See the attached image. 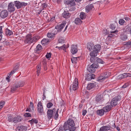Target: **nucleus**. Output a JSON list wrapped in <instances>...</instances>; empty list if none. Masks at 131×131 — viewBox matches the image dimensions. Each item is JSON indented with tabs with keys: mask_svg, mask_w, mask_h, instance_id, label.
<instances>
[{
	"mask_svg": "<svg viewBox=\"0 0 131 131\" xmlns=\"http://www.w3.org/2000/svg\"><path fill=\"white\" fill-rule=\"evenodd\" d=\"M85 10L86 12L88 13L90 11V5L89 4L85 8Z\"/></svg>",
	"mask_w": 131,
	"mask_h": 131,
	"instance_id": "c03bdc74",
	"label": "nucleus"
},
{
	"mask_svg": "<svg viewBox=\"0 0 131 131\" xmlns=\"http://www.w3.org/2000/svg\"><path fill=\"white\" fill-rule=\"evenodd\" d=\"M104 111L103 109L98 110L96 112L97 114L100 116H102L103 115L104 113Z\"/></svg>",
	"mask_w": 131,
	"mask_h": 131,
	"instance_id": "c85d7f7f",
	"label": "nucleus"
},
{
	"mask_svg": "<svg viewBox=\"0 0 131 131\" xmlns=\"http://www.w3.org/2000/svg\"><path fill=\"white\" fill-rule=\"evenodd\" d=\"M41 65L40 64H39L37 66V76H38L39 75V73H40V71L41 70Z\"/></svg>",
	"mask_w": 131,
	"mask_h": 131,
	"instance_id": "c9c22d12",
	"label": "nucleus"
},
{
	"mask_svg": "<svg viewBox=\"0 0 131 131\" xmlns=\"http://www.w3.org/2000/svg\"><path fill=\"white\" fill-rule=\"evenodd\" d=\"M8 120L9 122H13V118L11 116H8Z\"/></svg>",
	"mask_w": 131,
	"mask_h": 131,
	"instance_id": "37998d69",
	"label": "nucleus"
},
{
	"mask_svg": "<svg viewBox=\"0 0 131 131\" xmlns=\"http://www.w3.org/2000/svg\"><path fill=\"white\" fill-rule=\"evenodd\" d=\"M112 107L111 105H108L104 107L103 109L105 112H107L110 111Z\"/></svg>",
	"mask_w": 131,
	"mask_h": 131,
	"instance_id": "4be33fe9",
	"label": "nucleus"
},
{
	"mask_svg": "<svg viewBox=\"0 0 131 131\" xmlns=\"http://www.w3.org/2000/svg\"><path fill=\"white\" fill-rule=\"evenodd\" d=\"M105 126H103L100 128L99 131H106Z\"/></svg>",
	"mask_w": 131,
	"mask_h": 131,
	"instance_id": "5fc2aeb1",
	"label": "nucleus"
},
{
	"mask_svg": "<svg viewBox=\"0 0 131 131\" xmlns=\"http://www.w3.org/2000/svg\"><path fill=\"white\" fill-rule=\"evenodd\" d=\"M80 57H74L72 56L71 58V61L72 63L74 64H76L77 63V60H80Z\"/></svg>",
	"mask_w": 131,
	"mask_h": 131,
	"instance_id": "412c9836",
	"label": "nucleus"
},
{
	"mask_svg": "<svg viewBox=\"0 0 131 131\" xmlns=\"http://www.w3.org/2000/svg\"><path fill=\"white\" fill-rule=\"evenodd\" d=\"M125 23V20L122 19H119V24L121 25H123Z\"/></svg>",
	"mask_w": 131,
	"mask_h": 131,
	"instance_id": "a19ab883",
	"label": "nucleus"
},
{
	"mask_svg": "<svg viewBox=\"0 0 131 131\" xmlns=\"http://www.w3.org/2000/svg\"><path fill=\"white\" fill-rule=\"evenodd\" d=\"M28 122L30 123L32 125H33L34 124H37L38 122V121L37 119L33 118L31 120L29 121Z\"/></svg>",
	"mask_w": 131,
	"mask_h": 131,
	"instance_id": "cd10ccee",
	"label": "nucleus"
},
{
	"mask_svg": "<svg viewBox=\"0 0 131 131\" xmlns=\"http://www.w3.org/2000/svg\"><path fill=\"white\" fill-rule=\"evenodd\" d=\"M110 28L114 30L116 28V26L113 24H112L110 25Z\"/></svg>",
	"mask_w": 131,
	"mask_h": 131,
	"instance_id": "603ef678",
	"label": "nucleus"
},
{
	"mask_svg": "<svg viewBox=\"0 0 131 131\" xmlns=\"http://www.w3.org/2000/svg\"><path fill=\"white\" fill-rule=\"evenodd\" d=\"M87 47L89 52L90 51V43L89 42L87 43Z\"/></svg>",
	"mask_w": 131,
	"mask_h": 131,
	"instance_id": "69168bd1",
	"label": "nucleus"
},
{
	"mask_svg": "<svg viewBox=\"0 0 131 131\" xmlns=\"http://www.w3.org/2000/svg\"><path fill=\"white\" fill-rule=\"evenodd\" d=\"M43 14V15L44 16L46 17L48 16V14L46 12L43 11L42 12Z\"/></svg>",
	"mask_w": 131,
	"mask_h": 131,
	"instance_id": "0e129e2a",
	"label": "nucleus"
},
{
	"mask_svg": "<svg viewBox=\"0 0 131 131\" xmlns=\"http://www.w3.org/2000/svg\"><path fill=\"white\" fill-rule=\"evenodd\" d=\"M125 44H124V45H130L131 46V41H129L128 42H125Z\"/></svg>",
	"mask_w": 131,
	"mask_h": 131,
	"instance_id": "bf43d9fd",
	"label": "nucleus"
},
{
	"mask_svg": "<svg viewBox=\"0 0 131 131\" xmlns=\"http://www.w3.org/2000/svg\"><path fill=\"white\" fill-rule=\"evenodd\" d=\"M59 110V109L58 108L57 110L56 111L55 113L54 114V119L56 120L57 119L59 115L58 114V112Z\"/></svg>",
	"mask_w": 131,
	"mask_h": 131,
	"instance_id": "58836bf2",
	"label": "nucleus"
},
{
	"mask_svg": "<svg viewBox=\"0 0 131 131\" xmlns=\"http://www.w3.org/2000/svg\"><path fill=\"white\" fill-rule=\"evenodd\" d=\"M80 17L82 20L85 19L86 17V15L84 12H81L80 13Z\"/></svg>",
	"mask_w": 131,
	"mask_h": 131,
	"instance_id": "a878e982",
	"label": "nucleus"
},
{
	"mask_svg": "<svg viewBox=\"0 0 131 131\" xmlns=\"http://www.w3.org/2000/svg\"><path fill=\"white\" fill-rule=\"evenodd\" d=\"M8 15V13L7 10H2L1 13V17L3 18H5L7 17Z\"/></svg>",
	"mask_w": 131,
	"mask_h": 131,
	"instance_id": "4468645a",
	"label": "nucleus"
},
{
	"mask_svg": "<svg viewBox=\"0 0 131 131\" xmlns=\"http://www.w3.org/2000/svg\"><path fill=\"white\" fill-rule=\"evenodd\" d=\"M57 34V33H52V32H48L47 35V36L48 38H52L54 37L55 35Z\"/></svg>",
	"mask_w": 131,
	"mask_h": 131,
	"instance_id": "72a5a7b5",
	"label": "nucleus"
},
{
	"mask_svg": "<svg viewBox=\"0 0 131 131\" xmlns=\"http://www.w3.org/2000/svg\"><path fill=\"white\" fill-rule=\"evenodd\" d=\"M105 126L106 131L110 130L111 128L110 126V125H108L107 126Z\"/></svg>",
	"mask_w": 131,
	"mask_h": 131,
	"instance_id": "e2e57ef3",
	"label": "nucleus"
},
{
	"mask_svg": "<svg viewBox=\"0 0 131 131\" xmlns=\"http://www.w3.org/2000/svg\"><path fill=\"white\" fill-rule=\"evenodd\" d=\"M53 105V104L52 103L49 102L47 104L46 106L48 108H50Z\"/></svg>",
	"mask_w": 131,
	"mask_h": 131,
	"instance_id": "79ce46f5",
	"label": "nucleus"
},
{
	"mask_svg": "<svg viewBox=\"0 0 131 131\" xmlns=\"http://www.w3.org/2000/svg\"><path fill=\"white\" fill-rule=\"evenodd\" d=\"M37 108V111L39 113L41 114L44 113L43 106L40 101L38 102V104Z\"/></svg>",
	"mask_w": 131,
	"mask_h": 131,
	"instance_id": "6e6552de",
	"label": "nucleus"
},
{
	"mask_svg": "<svg viewBox=\"0 0 131 131\" xmlns=\"http://www.w3.org/2000/svg\"><path fill=\"white\" fill-rule=\"evenodd\" d=\"M66 21L63 22L61 24H58L55 27V29L57 30V32H60L64 27L66 24Z\"/></svg>",
	"mask_w": 131,
	"mask_h": 131,
	"instance_id": "0eeeda50",
	"label": "nucleus"
},
{
	"mask_svg": "<svg viewBox=\"0 0 131 131\" xmlns=\"http://www.w3.org/2000/svg\"><path fill=\"white\" fill-rule=\"evenodd\" d=\"M66 45L65 44L63 45L62 46L60 47H58V46H56V48H58L59 50L60 49H63L64 51L65 50H66Z\"/></svg>",
	"mask_w": 131,
	"mask_h": 131,
	"instance_id": "f704fd0d",
	"label": "nucleus"
},
{
	"mask_svg": "<svg viewBox=\"0 0 131 131\" xmlns=\"http://www.w3.org/2000/svg\"><path fill=\"white\" fill-rule=\"evenodd\" d=\"M65 40L62 38H60L58 40L59 43H63L64 42Z\"/></svg>",
	"mask_w": 131,
	"mask_h": 131,
	"instance_id": "49530a36",
	"label": "nucleus"
},
{
	"mask_svg": "<svg viewBox=\"0 0 131 131\" xmlns=\"http://www.w3.org/2000/svg\"><path fill=\"white\" fill-rule=\"evenodd\" d=\"M42 49V46L39 44L38 45L36 48L35 49V51L36 52H38Z\"/></svg>",
	"mask_w": 131,
	"mask_h": 131,
	"instance_id": "c756f323",
	"label": "nucleus"
},
{
	"mask_svg": "<svg viewBox=\"0 0 131 131\" xmlns=\"http://www.w3.org/2000/svg\"><path fill=\"white\" fill-rule=\"evenodd\" d=\"M75 124L73 120L69 118L67 121L65 122L63 126V129L64 131L69 130L70 131H75L77 127L75 126Z\"/></svg>",
	"mask_w": 131,
	"mask_h": 131,
	"instance_id": "f257e3e1",
	"label": "nucleus"
},
{
	"mask_svg": "<svg viewBox=\"0 0 131 131\" xmlns=\"http://www.w3.org/2000/svg\"><path fill=\"white\" fill-rule=\"evenodd\" d=\"M122 30H123V32H126L131 35V26L129 25L126 26L125 28Z\"/></svg>",
	"mask_w": 131,
	"mask_h": 131,
	"instance_id": "9b49d317",
	"label": "nucleus"
},
{
	"mask_svg": "<svg viewBox=\"0 0 131 131\" xmlns=\"http://www.w3.org/2000/svg\"><path fill=\"white\" fill-rule=\"evenodd\" d=\"M14 5L16 7L17 9H20L24 8L28 4L23 2H20L19 1H14Z\"/></svg>",
	"mask_w": 131,
	"mask_h": 131,
	"instance_id": "7ed1b4c3",
	"label": "nucleus"
},
{
	"mask_svg": "<svg viewBox=\"0 0 131 131\" xmlns=\"http://www.w3.org/2000/svg\"><path fill=\"white\" fill-rule=\"evenodd\" d=\"M103 98L102 95H98L96 97V101L97 102L101 101L103 100Z\"/></svg>",
	"mask_w": 131,
	"mask_h": 131,
	"instance_id": "393cba45",
	"label": "nucleus"
},
{
	"mask_svg": "<svg viewBox=\"0 0 131 131\" xmlns=\"http://www.w3.org/2000/svg\"><path fill=\"white\" fill-rule=\"evenodd\" d=\"M109 74V73L108 72L105 73L103 75L102 74V75L98 77L97 81H103L105 79L108 78Z\"/></svg>",
	"mask_w": 131,
	"mask_h": 131,
	"instance_id": "1a4fd4ad",
	"label": "nucleus"
},
{
	"mask_svg": "<svg viewBox=\"0 0 131 131\" xmlns=\"http://www.w3.org/2000/svg\"><path fill=\"white\" fill-rule=\"evenodd\" d=\"M41 6L42 8V9H43L45 8H46L47 7L48 5L46 3H45L42 4Z\"/></svg>",
	"mask_w": 131,
	"mask_h": 131,
	"instance_id": "de8ad7c7",
	"label": "nucleus"
},
{
	"mask_svg": "<svg viewBox=\"0 0 131 131\" xmlns=\"http://www.w3.org/2000/svg\"><path fill=\"white\" fill-rule=\"evenodd\" d=\"M52 53L51 52H47L46 55V57L47 58H50L51 57Z\"/></svg>",
	"mask_w": 131,
	"mask_h": 131,
	"instance_id": "09e8293b",
	"label": "nucleus"
},
{
	"mask_svg": "<svg viewBox=\"0 0 131 131\" xmlns=\"http://www.w3.org/2000/svg\"><path fill=\"white\" fill-rule=\"evenodd\" d=\"M121 39L123 40H126L127 38V35L124 34H122L120 36Z\"/></svg>",
	"mask_w": 131,
	"mask_h": 131,
	"instance_id": "7c9ffc66",
	"label": "nucleus"
},
{
	"mask_svg": "<svg viewBox=\"0 0 131 131\" xmlns=\"http://www.w3.org/2000/svg\"><path fill=\"white\" fill-rule=\"evenodd\" d=\"M17 129L18 131H26L27 130V128L25 126L21 125L18 126L17 127Z\"/></svg>",
	"mask_w": 131,
	"mask_h": 131,
	"instance_id": "5701e85b",
	"label": "nucleus"
},
{
	"mask_svg": "<svg viewBox=\"0 0 131 131\" xmlns=\"http://www.w3.org/2000/svg\"><path fill=\"white\" fill-rule=\"evenodd\" d=\"M99 66L98 64L97 63H93L91 65V68H97Z\"/></svg>",
	"mask_w": 131,
	"mask_h": 131,
	"instance_id": "4c0bfd02",
	"label": "nucleus"
},
{
	"mask_svg": "<svg viewBox=\"0 0 131 131\" xmlns=\"http://www.w3.org/2000/svg\"><path fill=\"white\" fill-rule=\"evenodd\" d=\"M64 102L63 100H61V101L58 102L59 105L60 106H62L64 104Z\"/></svg>",
	"mask_w": 131,
	"mask_h": 131,
	"instance_id": "13d9d810",
	"label": "nucleus"
},
{
	"mask_svg": "<svg viewBox=\"0 0 131 131\" xmlns=\"http://www.w3.org/2000/svg\"><path fill=\"white\" fill-rule=\"evenodd\" d=\"M14 4L10 3L9 4L8 6V11L10 13L14 12L15 10L14 7Z\"/></svg>",
	"mask_w": 131,
	"mask_h": 131,
	"instance_id": "f8f14e48",
	"label": "nucleus"
},
{
	"mask_svg": "<svg viewBox=\"0 0 131 131\" xmlns=\"http://www.w3.org/2000/svg\"><path fill=\"white\" fill-rule=\"evenodd\" d=\"M24 116L26 117H30L31 116V115L29 113H26L24 114Z\"/></svg>",
	"mask_w": 131,
	"mask_h": 131,
	"instance_id": "864d4df0",
	"label": "nucleus"
},
{
	"mask_svg": "<svg viewBox=\"0 0 131 131\" xmlns=\"http://www.w3.org/2000/svg\"><path fill=\"white\" fill-rule=\"evenodd\" d=\"M21 117L19 116H17L13 118V122L14 123H17L21 121Z\"/></svg>",
	"mask_w": 131,
	"mask_h": 131,
	"instance_id": "aec40b11",
	"label": "nucleus"
},
{
	"mask_svg": "<svg viewBox=\"0 0 131 131\" xmlns=\"http://www.w3.org/2000/svg\"><path fill=\"white\" fill-rule=\"evenodd\" d=\"M5 102L3 101L2 102H0V109H1L3 108L4 106V105L5 104Z\"/></svg>",
	"mask_w": 131,
	"mask_h": 131,
	"instance_id": "6e6d98bb",
	"label": "nucleus"
},
{
	"mask_svg": "<svg viewBox=\"0 0 131 131\" xmlns=\"http://www.w3.org/2000/svg\"><path fill=\"white\" fill-rule=\"evenodd\" d=\"M78 80L77 78H75L73 84V86L70 85V89L71 90L72 88L73 90L74 91L77 90L78 88Z\"/></svg>",
	"mask_w": 131,
	"mask_h": 131,
	"instance_id": "423d86ee",
	"label": "nucleus"
},
{
	"mask_svg": "<svg viewBox=\"0 0 131 131\" xmlns=\"http://www.w3.org/2000/svg\"><path fill=\"white\" fill-rule=\"evenodd\" d=\"M95 75L93 74H91V79H94L95 78Z\"/></svg>",
	"mask_w": 131,
	"mask_h": 131,
	"instance_id": "680f3d73",
	"label": "nucleus"
},
{
	"mask_svg": "<svg viewBox=\"0 0 131 131\" xmlns=\"http://www.w3.org/2000/svg\"><path fill=\"white\" fill-rule=\"evenodd\" d=\"M78 51L77 46L76 45H73L71 46V51L73 54L76 53Z\"/></svg>",
	"mask_w": 131,
	"mask_h": 131,
	"instance_id": "2eb2a0df",
	"label": "nucleus"
},
{
	"mask_svg": "<svg viewBox=\"0 0 131 131\" xmlns=\"http://www.w3.org/2000/svg\"><path fill=\"white\" fill-rule=\"evenodd\" d=\"M29 105L30 108H31L32 110L34 109V104L33 103L30 102Z\"/></svg>",
	"mask_w": 131,
	"mask_h": 131,
	"instance_id": "052dcab7",
	"label": "nucleus"
},
{
	"mask_svg": "<svg viewBox=\"0 0 131 131\" xmlns=\"http://www.w3.org/2000/svg\"><path fill=\"white\" fill-rule=\"evenodd\" d=\"M97 58L95 57H91V62H94L95 61H97Z\"/></svg>",
	"mask_w": 131,
	"mask_h": 131,
	"instance_id": "ea45409f",
	"label": "nucleus"
},
{
	"mask_svg": "<svg viewBox=\"0 0 131 131\" xmlns=\"http://www.w3.org/2000/svg\"><path fill=\"white\" fill-rule=\"evenodd\" d=\"M42 65L45 70H46L47 69V62L45 60H43L42 62Z\"/></svg>",
	"mask_w": 131,
	"mask_h": 131,
	"instance_id": "2f4dec72",
	"label": "nucleus"
},
{
	"mask_svg": "<svg viewBox=\"0 0 131 131\" xmlns=\"http://www.w3.org/2000/svg\"><path fill=\"white\" fill-rule=\"evenodd\" d=\"M87 70L88 72L86 73L88 74H86L85 75V80L89 81L90 80V74L88 73L89 72H90V66L89 64L87 66Z\"/></svg>",
	"mask_w": 131,
	"mask_h": 131,
	"instance_id": "dca6fc26",
	"label": "nucleus"
},
{
	"mask_svg": "<svg viewBox=\"0 0 131 131\" xmlns=\"http://www.w3.org/2000/svg\"><path fill=\"white\" fill-rule=\"evenodd\" d=\"M16 71L13 69L9 73H8V75H9V76H11V75L13 74Z\"/></svg>",
	"mask_w": 131,
	"mask_h": 131,
	"instance_id": "4d7b16f0",
	"label": "nucleus"
},
{
	"mask_svg": "<svg viewBox=\"0 0 131 131\" xmlns=\"http://www.w3.org/2000/svg\"><path fill=\"white\" fill-rule=\"evenodd\" d=\"M5 34L7 35L11 36L13 34V33L12 31L7 28L5 29Z\"/></svg>",
	"mask_w": 131,
	"mask_h": 131,
	"instance_id": "bb28decb",
	"label": "nucleus"
},
{
	"mask_svg": "<svg viewBox=\"0 0 131 131\" xmlns=\"http://www.w3.org/2000/svg\"><path fill=\"white\" fill-rule=\"evenodd\" d=\"M71 14L68 11H64L62 14V16L66 19L69 18L71 16Z\"/></svg>",
	"mask_w": 131,
	"mask_h": 131,
	"instance_id": "a211bd4d",
	"label": "nucleus"
},
{
	"mask_svg": "<svg viewBox=\"0 0 131 131\" xmlns=\"http://www.w3.org/2000/svg\"><path fill=\"white\" fill-rule=\"evenodd\" d=\"M38 36H35L32 38L31 35L28 34L26 37L24 42L26 43H32L36 42L38 40Z\"/></svg>",
	"mask_w": 131,
	"mask_h": 131,
	"instance_id": "f03ea898",
	"label": "nucleus"
},
{
	"mask_svg": "<svg viewBox=\"0 0 131 131\" xmlns=\"http://www.w3.org/2000/svg\"><path fill=\"white\" fill-rule=\"evenodd\" d=\"M128 77H131V74L129 73H124L123 74H121L119 75L118 78L119 79H121L126 78Z\"/></svg>",
	"mask_w": 131,
	"mask_h": 131,
	"instance_id": "ddd939ff",
	"label": "nucleus"
},
{
	"mask_svg": "<svg viewBox=\"0 0 131 131\" xmlns=\"http://www.w3.org/2000/svg\"><path fill=\"white\" fill-rule=\"evenodd\" d=\"M85 94L86 95V97L87 99H88L90 96V93L88 91H85Z\"/></svg>",
	"mask_w": 131,
	"mask_h": 131,
	"instance_id": "8fccbe9b",
	"label": "nucleus"
},
{
	"mask_svg": "<svg viewBox=\"0 0 131 131\" xmlns=\"http://www.w3.org/2000/svg\"><path fill=\"white\" fill-rule=\"evenodd\" d=\"M98 53L95 51L93 50V51L91 52V56L95 57L97 55Z\"/></svg>",
	"mask_w": 131,
	"mask_h": 131,
	"instance_id": "e433bc0d",
	"label": "nucleus"
},
{
	"mask_svg": "<svg viewBox=\"0 0 131 131\" xmlns=\"http://www.w3.org/2000/svg\"><path fill=\"white\" fill-rule=\"evenodd\" d=\"M121 99L120 95H118L113 98L111 100L110 104L112 107L116 106L117 104V102L119 101Z\"/></svg>",
	"mask_w": 131,
	"mask_h": 131,
	"instance_id": "39448f33",
	"label": "nucleus"
},
{
	"mask_svg": "<svg viewBox=\"0 0 131 131\" xmlns=\"http://www.w3.org/2000/svg\"><path fill=\"white\" fill-rule=\"evenodd\" d=\"M75 0H65L64 3L65 4L69 5L71 6H72L75 5Z\"/></svg>",
	"mask_w": 131,
	"mask_h": 131,
	"instance_id": "9d476101",
	"label": "nucleus"
},
{
	"mask_svg": "<svg viewBox=\"0 0 131 131\" xmlns=\"http://www.w3.org/2000/svg\"><path fill=\"white\" fill-rule=\"evenodd\" d=\"M97 62L98 63L103 64L104 63L103 61L101 59L97 58Z\"/></svg>",
	"mask_w": 131,
	"mask_h": 131,
	"instance_id": "3c124183",
	"label": "nucleus"
},
{
	"mask_svg": "<svg viewBox=\"0 0 131 131\" xmlns=\"http://www.w3.org/2000/svg\"><path fill=\"white\" fill-rule=\"evenodd\" d=\"M95 85L94 83H91V90L92 89H93V90L92 91H95L94 88L95 89Z\"/></svg>",
	"mask_w": 131,
	"mask_h": 131,
	"instance_id": "a18cd8bd",
	"label": "nucleus"
},
{
	"mask_svg": "<svg viewBox=\"0 0 131 131\" xmlns=\"http://www.w3.org/2000/svg\"><path fill=\"white\" fill-rule=\"evenodd\" d=\"M55 109L54 108L53 110L48 109L47 111V114L48 118L49 119H51L53 116V111H54Z\"/></svg>",
	"mask_w": 131,
	"mask_h": 131,
	"instance_id": "f3484780",
	"label": "nucleus"
},
{
	"mask_svg": "<svg viewBox=\"0 0 131 131\" xmlns=\"http://www.w3.org/2000/svg\"><path fill=\"white\" fill-rule=\"evenodd\" d=\"M58 131H65L64 130L63 127H60L59 128Z\"/></svg>",
	"mask_w": 131,
	"mask_h": 131,
	"instance_id": "774afa93",
	"label": "nucleus"
},
{
	"mask_svg": "<svg viewBox=\"0 0 131 131\" xmlns=\"http://www.w3.org/2000/svg\"><path fill=\"white\" fill-rule=\"evenodd\" d=\"M24 81L19 82L18 84H16L15 85H13L11 88V91L13 93L15 92L17 89L19 87H22L24 85Z\"/></svg>",
	"mask_w": 131,
	"mask_h": 131,
	"instance_id": "20e7f679",
	"label": "nucleus"
},
{
	"mask_svg": "<svg viewBox=\"0 0 131 131\" xmlns=\"http://www.w3.org/2000/svg\"><path fill=\"white\" fill-rule=\"evenodd\" d=\"M119 32L118 30H116L115 31H110V32L111 33H114L115 34H116L117 33H118Z\"/></svg>",
	"mask_w": 131,
	"mask_h": 131,
	"instance_id": "338daca9",
	"label": "nucleus"
},
{
	"mask_svg": "<svg viewBox=\"0 0 131 131\" xmlns=\"http://www.w3.org/2000/svg\"><path fill=\"white\" fill-rule=\"evenodd\" d=\"M49 41H50L49 39L45 38L41 40V42L42 45H45Z\"/></svg>",
	"mask_w": 131,
	"mask_h": 131,
	"instance_id": "473e14b6",
	"label": "nucleus"
},
{
	"mask_svg": "<svg viewBox=\"0 0 131 131\" xmlns=\"http://www.w3.org/2000/svg\"><path fill=\"white\" fill-rule=\"evenodd\" d=\"M81 19L79 18H76L74 20L75 23L77 25H80L82 23V21Z\"/></svg>",
	"mask_w": 131,
	"mask_h": 131,
	"instance_id": "b1692460",
	"label": "nucleus"
},
{
	"mask_svg": "<svg viewBox=\"0 0 131 131\" xmlns=\"http://www.w3.org/2000/svg\"><path fill=\"white\" fill-rule=\"evenodd\" d=\"M91 48L92 49H93V50L95 51L98 53L100 50L101 46L99 44L95 45L94 47L92 46Z\"/></svg>",
	"mask_w": 131,
	"mask_h": 131,
	"instance_id": "6ab92c4d",
	"label": "nucleus"
}]
</instances>
